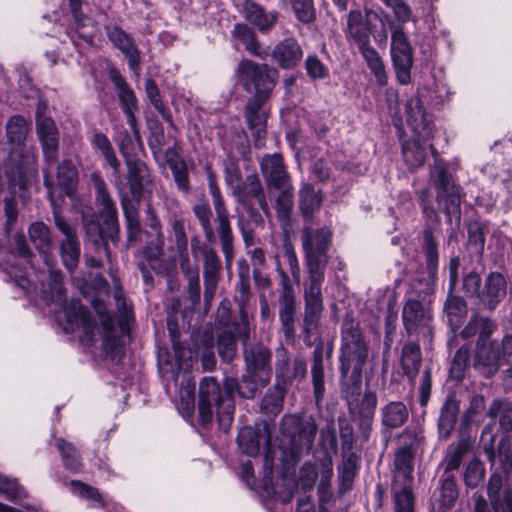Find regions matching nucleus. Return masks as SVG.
I'll return each instance as SVG.
<instances>
[{
	"instance_id": "obj_1",
	"label": "nucleus",
	"mask_w": 512,
	"mask_h": 512,
	"mask_svg": "<svg viewBox=\"0 0 512 512\" xmlns=\"http://www.w3.org/2000/svg\"><path fill=\"white\" fill-rule=\"evenodd\" d=\"M29 238L34 247L38 250L49 271L48 289L43 288V297L46 300L57 303L63 307L65 317L64 330L67 333L82 329V341L92 344L96 341L95 330L102 341V348L113 359H120L123 356V343L113 324L111 315L105 313V306L101 302H96L94 308L99 314L100 328H96V323L92 319L89 311L79 300H71L66 305V293L63 286V278L60 270L55 269V258L50 254L52 239L50 229L42 222H35L29 227Z\"/></svg>"
},
{
	"instance_id": "obj_2",
	"label": "nucleus",
	"mask_w": 512,
	"mask_h": 512,
	"mask_svg": "<svg viewBox=\"0 0 512 512\" xmlns=\"http://www.w3.org/2000/svg\"><path fill=\"white\" fill-rule=\"evenodd\" d=\"M306 224L302 230V246L305 254L306 278L303 284L305 333L317 327L324 310L322 286L328 263L327 251L331 244L332 232L323 227L312 229Z\"/></svg>"
},
{
	"instance_id": "obj_3",
	"label": "nucleus",
	"mask_w": 512,
	"mask_h": 512,
	"mask_svg": "<svg viewBox=\"0 0 512 512\" xmlns=\"http://www.w3.org/2000/svg\"><path fill=\"white\" fill-rule=\"evenodd\" d=\"M209 191L212 197L216 214V230L213 229L210 218L211 208L207 203H199L193 206V212L203 230L208 243L216 242V233L219 237L221 250L224 254L225 264L230 268L234 258V236L232 232L229 212L225 206L220 189L211 177L209 179Z\"/></svg>"
},
{
	"instance_id": "obj_4",
	"label": "nucleus",
	"mask_w": 512,
	"mask_h": 512,
	"mask_svg": "<svg viewBox=\"0 0 512 512\" xmlns=\"http://www.w3.org/2000/svg\"><path fill=\"white\" fill-rule=\"evenodd\" d=\"M245 372L242 374L239 396L253 399L266 387L272 376V351L262 342L245 343L243 347Z\"/></svg>"
},
{
	"instance_id": "obj_5",
	"label": "nucleus",
	"mask_w": 512,
	"mask_h": 512,
	"mask_svg": "<svg viewBox=\"0 0 512 512\" xmlns=\"http://www.w3.org/2000/svg\"><path fill=\"white\" fill-rule=\"evenodd\" d=\"M488 460L495 469L488 483V497L494 512H512V487L504 482V477L512 469V451L508 439L498 444L497 453L485 449Z\"/></svg>"
},
{
	"instance_id": "obj_6",
	"label": "nucleus",
	"mask_w": 512,
	"mask_h": 512,
	"mask_svg": "<svg viewBox=\"0 0 512 512\" xmlns=\"http://www.w3.org/2000/svg\"><path fill=\"white\" fill-rule=\"evenodd\" d=\"M240 383L236 378H226L223 388L214 377H205L199 386V400L212 404L217 409L221 426L228 427L234 414V393L239 394Z\"/></svg>"
},
{
	"instance_id": "obj_7",
	"label": "nucleus",
	"mask_w": 512,
	"mask_h": 512,
	"mask_svg": "<svg viewBox=\"0 0 512 512\" xmlns=\"http://www.w3.org/2000/svg\"><path fill=\"white\" fill-rule=\"evenodd\" d=\"M340 373L343 378L350 369L362 371L368 357V348L359 325L354 321H345L341 332Z\"/></svg>"
},
{
	"instance_id": "obj_8",
	"label": "nucleus",
	"mask_w": 512,
	"mask_h": 512,
	"mask_svg": "<svg viewBox=\"0 0 512 512\" xmlns=\"http://www.w3.org/2000/svg\"><path fill=\"white\" fill-rule=\"evenodd\" d=\"M430 176L437 190L439 207L447 215L449 223L459 226L461 218L459 189L453 183L451 175L447 172L445 163L435 157V164Z\"/></svg>"
},
{
	"instance_id": "obj_9",
	"label": "nucleus",
	"mask_w": 512,
	"mask_h": 512,
	"mask_svg": "<svg viewBox=\"0 0 512 512\" xmlns=\"http://www.w3.org/2000/svg\"><path fill=\"white\" fill-rule=\"evenodd\" d=\"M44 185L48 189V197L52 204L54 224L64 236L59 244L60 257L65 268L72 272L78 266L81 253L76 228L61 215L59 207L52 196L53 183L49 175H45Z\"/></svg>"
},
{
	"instance_id": "obj_10",
	"label": "nucleus",
	"mask_w": 512,
	"mask_h": 512,
	"mask_svg": "<svg viewBox=\"0 0 512 512\" xmlns=\"http://www.w3.org/2000/svg\"><path fill=\"white\" fill-rule=\"evenodd\" d=\"M236 74L243 89L254 94L251 99L268 100L275 86V70L266 64L245 59L238 64Z\"/></svg>"
},
{
	"instance_id": "obj_11",
	"label": "nucleus",
	"mask_w": 512,
	"mask_h": 512,
	"mask_svg": "<svg viewBox=\"0 0 512 512\" xmlns=\"http://www.w3.org/2000/svg\"><path fill=\"white\" fill-rule=\"evenodd\" d=\"M391 60L395 75L400 84L406 85L411 81L413 66V48L404 27L398 25L391 33Z\"/></svg>"
},
{
	"instance_id": "obj_12",
	"label": "nucleus",
	"mask_w": 512,
	"mask_h": 512,
	"mask_svg": "<svg viewBox=\"0 0 512 512\" xmlns=\"http://www.w3.org/2000/svg\"><path fill=\"white\" fill-rule=\"evenodd\" d=\"M503 365L508 366L505 373L512 378V336H505L502 341L483 342L482 376L494 375Z\"/></svg>"
},
{
	"instance_id": "obj_13",
	"label": "nucleus",
	"mask_w": 512,
	"mask_h": 512,
	"mask_svg": "<svg viewBox=\"0 0 512 512\" xmlns=\"http://www.w3.org/2000/svg\"><path fill=\"white\" fill-rule=\"evenodd\" d=\"M191 250L195 257L197 256V252L202 255L204 301L208 305L214 298L220 279L222 263L215 249L206 244L200 245L199 240L196 237L191 240Z\"/></svg>"
},
{
	"instance_id": "obj_14",
	"label": "nucleus",
	"mask_w": 512,
	"mask_h": 512,
	"mask_svg": "<svg viewBox=\"0 0 512 512\" xmlns=\"http://www.w3.org/2000/svg\"><path fill=\"white\" fill-rule=\"evenodd\" d=\"M307 374V364L301 355L293 360L289 357V352L283 346L276 350L275 377L276 387L284 391L294 382L302 381Z\"/></svg>"
},
{
	"instance_id": "obj_15",
	"label": "nucleus",
	"mask_w": 512,
	"mask_h": 512,
	"mask_svg": "<svg viewBox=\"0 0 512 512\" xmlns=\"http://www.w3.org/2000/svg\"><path fill=\"white\" fill-rule=\"evenodd\" d=\"M277 271L281 278V292L279 295V320L285 340L294 342L295 340V315H296V295L290 283L289 276L277 265Z\"/></svg>"
},
{
	"instance_id": "obj_16",
	"label": "nucleus",
	"mask_w": 512,
	"mask_h": 512,
	"mask_svg": "<svg viewBox=\"0 0 512 512\" xmlns=\"http://www.w3.org/2000/svg\"><path fill=\"white\" fill-rule=\"evenodd\" d=\"M250 336L248 316L240 310V320L227 324L218 334V354L225 362L234 359L237 353V339L246 341Z\"/></svg>"
},
{
	"instance_id": "obj_17",
	"label": "nucleus",
	"mask_w": 512,
	"mask_h": 512,
	"mask_svg": "<svg viewBox=\"0 0 512 512\" xmlns=\"http://www.w3.org/2000/svg\"><path fill=\"white\" fill-rule=\"evenodd\" d=\"M380 14L373 9H365V15L360 10H351L347 15L346 28L344 30L348 41L357 46L370 42L372 29L376 27Z\"/></svg>"
},
{
	"instance_id": "obj_18",
	"label": "nucleus",
	"mask_w": 512,
	"mask_h": 512,
	"mask_svg": "<svg viewBox=\"0 0 512 512\" xmlns=\"http://www.w3.org/2000/svg\"><path fill=\"white\" fill-rule=\"evenodd\" d=\"M402 320L409 335L422 334L429 342L433 337L432 315L418 300H408L402 310Z\"/></svg>"
},
{
	"instance_id": "obj_19",
	"label": "nucleus",
	"mask_w": 512,
	"mask_h": 512,
	"mask_svg": "<svg viewBox=\"0 0 512 512\" xmlns=\"http://www.w3.org/2000/svg\"><path fill=\"white\" fill-rule=\"evenodd\" d=\"M260 167L268 194H272L281 187L293 185L291 176L286 170L280 154H267L263 156Z\"/></svg>"
},
{
	"instance_id": "obj_20",
	"label": "nucleus",
	"mask_w": 512,
	"mask_h": 512,
	"mask_svg": "<svg viewBox=\"0 0 512 512\" xmlns=\"http://www.w3.org/2000/svg\"><path fill=\"white\" fill-rule=\"evenodd\" d=\"M36 133L42 146L45 161L54 164L58 158L59 131L54 120L37 112Z\"/></svg>"
},
{
	"instance_id": "obj_21",
	"label": "nucleus",
	"mask_w": 512,
	"mask_h": 512,
	"mask_svg": "<svg viewBox=\"0 0 512 512\" xmlns=\"http://www.w3.org/2000/svg\"><path fill=\"white\" fill-rule=\"evenodd\" d=\"M267 100L249 99L245 109V118L248 128L257 148L264 146L266 135L267 113L263 110V105Z\"/></svg>"
},
{
	"instance_id": "obj_22",
	"label": "nucleus",
	"mask_w": 512,
	"mask_h": 512,
	"mask_svg": "<svg viewBox=\"0 0 512 512\" xmlns=\"http://www.w3.org/2000/svg\"><path fill=\"white\" fill-rule=\"evenodd\" d=\"M233 195L243 206L249 205L250 200L255 199L263 213L267 217L271 215L263 186L256 174L247 175L240 187L234 191Z\"/></svg>"
},
{
	"instance_id": "obj_23",
	"label": "nucleus",
	"mask_w": 512,
	"mask_h": 512,
	"mask_svg": "<svg viewBox=\"0 0 512 512\" xmlns=\"http://www.w3.org/2000/svg\"><path fill=\"white\" fill-rule=\"evenodd\" d=\"M92 182L96 193L95 201L98 208L100 209V215L101 217L105 218V222L111 231L117 232V208L107 190L106 184L97 174L92 175Z\"/></svg>"
},
{
	"instance_id": "obj_24",
	"label": "nucleus",
	"mask_w": 512,
	"mask_h": 512,
	"mask_svg": "<svg viewBox=\"0 0 512 512\" xmlns=\"http://www.w3.org/2000/svg\"><path fill=\"white\" fill-rule=\"evenodd\" d=\"M271 58L282 69H293L302 60L303 50L295 38H286L275 45Z\"/></svg>"
},
{
	"instance_id": "obj_25",
	"label": "nucleus",
	"mask_w": 512,
	"mask_h": 512,
	"mask_svg": "<svg viewBox=\"0 0 512 512\" xmlns=\"http://www.w3.org/2000/svg\"><path fill=\"white\" fill-rule=\"evenodd\" d=\"M332 346L325 347L322 343L318 344L312 357L311 377L313 384V393L317 405H320L325 395V373H324V357L329 360L332 354Z\"/></svg>"
},
{
	"instance_id": "obj_26",
	"label": "nucleus",
	"mask_w": 512,
	"mask_h": 512,
	"mask_svg": "<svg viewBox=\"0 0 512 512\" xmlns=\"http://www.w3.org/2000/svg\"><path fill=\"white\" fill-rule=\"evenodd\" d=\"M377 395L376 392L365 390L363 396L358 398L349 406L350 412L359 419L362 433L368 437L371 424L377 408Z\"/></svg>"
},
{
	"instance_id": "obj_27",
	"label": "nucleus",
	"mask_w": 512,
	"mask_h": 512,
	"mask_svg": "<svg viewBox=\"0 0 512 512\" xmlns=\"http://www.w3.org/2000/svg\"><path fill=\"white\" fill-rule=\"evenodd\" d=\"M296 432L293 435L294 453L299 454L302 451L307 453L311 450L315 436L318 431V425L312 416L304 418H291Z\"/></svg>"
},
{
	"instance_id": "obj_28",
	"label": "nucleus",
	"mask_w": 512,
	"mask_h": 512,
	"mask_svg": "<svg viewBox=\"0 0 512 512\" xmlns=\"http://www.w3.org/2000/svg\"><path fill=\"white\" fill-rule=\"evenodd\" d=\"M82 0H69V6L74 19L73 24L68 28L67 34L75 46H80L81 41L91 44L93 31H88V18L81 10Z\"/></svg>"
},
{
	"instance_id": "obj_29",
	"label": "nucleus",
	"mask_w": 512,
	"mask_h": 512,
	"mask_svg": "<svg viewBox=\"0 0 512 512\" xmlns=\"http://www.w3.org/2000/svg\"><path fill=\"white\" fill-rule=\"evenodd\" d=\"M107 36L114 47L119 49L126 56L129 68L134 72H138L140 51L136 47L133 39L119 27L108 29Z\"/></svg>"
},
{
	"instance_id": "obj_30",
	"label": "nucleus",
	"mask_w": 512,
	"mask_h": 512,
	"mask_svg": "<svg viewBox=\"0 0 512 512\" xmlns=\"http://www.w3.org/2000/svg\"><path fill=\"white\" fill-rule=\"evenodd\" d=\"M299 210L306 224L312 225L313 218L317 211H319L323 195L320 190H316L310 183H303L299 189Z\"/></svg>"
},
{
	"instance_id": "obj_31",
	"label": "nucleus",
	"mask_w": 512,
	"mask_h": 512,
	"mask_svg": "<svg viewBox=\"0 0 512 512\" xmlns=\"http://www.w3.org/2000/svg\"><path fill=\"white\" fill-rule=\"evenodd\" d=\"M407 122L419 137L425 138L430 135V121L418 96L410 97L406 102Z\"/></svg>"
},
{
	"instance_id": "obj_32",
	"label": "nucleus",
	"mask_w": 512,
	"mask_h": 512,
	"mask_svg": "<svg viewBox=\"0 0 512 512\" xmlns=\"http://www.w3.org/2000/svg\"><path fill=\"white\" fill-rule=\"evenodd\" d=\"M244 208L248 213V218H245L243 215L239 216L237 226L243 238L244 245L250 247L257 243L255 229H263L265 221L260 212L251 204L244 206Z\"/></svg>"
},
{
	"instance_id": "obj_33",
	"label": "nucleus",
	"mask_w": 512,
	"mask_h": 512,
	"mask_svg": "<svg viewBox=\"0 0 512 512\" xmlns=\"http://www.w3.org/2000/svg\"><path fill=\"white\" fill-rule=\"evenodd\" d=\"M244 18L260 31L271 29L278 17L277 12H266L262 6L252 0H246L242 6Z\"/></svg>"
},
{
	"instance_id": "obj_34",
	"label": "nucleus",
	"mask_w": 512,
	"mask_h": 512,
	"mask_svg": "<svg viewBox=\"0 0 512 512\" xmlns=\"http://www.w3.org/2000/svg\"><path fill=\"white\" fill-rule=\"evenodd\" d=\"M506 289V281L502 274L497 272L489 274L482 290V305L489 310L495 309L506 296Z\"/></svg>"
},
{
	"instance_id": "obj_35",
	"label": "nucleus",
	"mask_w": 512,
	"mask_h": 512,
	"mask_svg": "<svg viewBox=\"0 0 512 512\" xmlns=\"http://www.w3.org/2000/svg\"><path fill=\"white\" fill-rule=\"evenodd\" d=\"M128 183L133 197H140L145 185L151 182L146 164L137 158L127 159Z\"/></svg>"
},
{
	"instance_id": "obj_36",
	"label": "nucleus",
	"mask_w": 512,
	"mask_h": 512,
	"mask_svg": "<svg viewBox=\"0 0 512 512\" xmlns=\"http://www.w3.org/2000/svg\"><path fill=\"white\" fill-rule=\"evenodd\" d=\"M269 197L274 200V207L279 221L287 225L291 220L294 208L293 185L281 187L272 194H269Z\"/></svg>"
},
{
	"instance_id": "obj_37",
	"label": "nucleus",
	"mask_w": 512,
	"mask_h": 512,
	"mask_svg": "<svg viewBox=\"0 0 512 512\" xmlns=\"http://www.w3.org/2000/svg\"><path fill=\"white\" fill-rule=\"evenodd\" d=\"M262 433L266 434V444H270V435L266 426L262 430H256L250 426L240 429L237 441L241 451L248 456H256L260 449V437Z\"/></svg>"
},
{
	"instance_id": "obj_38",
	"label": "nucleus",
	"mask_w": 512,
	"mask_h": 512,
	"mask_svg": "<svg viewBox=\"0 0 512 512\" xmlns=\"http://www.w3.org/2000/svg\"><path fill=\"white\" fill-rule=\"evenodd\" d=\"M381 422L387 429L402 427L409 418V410L401 401H391L381 408Z\"/></svg>"
},
{
	"instance_id": "obj_39",
	"label": "nucleus",
	"mask_w": 512,
	"mask_h": 512,
	"mask_svg": "<svg viewBox=\"0 0 512 512\" xmlns=\"http://www.w3.org/2000/svg\"><path fill=\"white\" fill-rule=\"evenodd\" d=\"M422 364V353L420 345L416 342L404 344L401 353V366L404 374L410 381L414 382Z\"/></svg>"
},
{
	"instance_id": "obj_40",
	"label": "nucleus",
	"mask_w": 512,
	"mask_h": 512,
	"mask_svg": "<svg viewBox=\"0 0 512 512\" xmlns=\"http://www.w3.org/2000/svg\"><path fill=\"white\" fill-rule=\"evenodd\" d=\"M459 411L458 401L449 396L446 398L438 419V430L440 437L447 438L452 432Z\"/></svg>"
},
{
	"instance_id": "obj_41",
	"label": "nucleus",
	"mask_w": 512,
	"mask_h": 512,
	"mask_svg": "<svg viewBox=\"0 0 512 512\" xmlns=\"http://www.w3.org/2000/svg\"><path fill=\"white\" fill-rule=\"evenodd\" d=\"M82 223L87 237V241L91 245H93V248L96 252L100 253L101 251H103L107 256V259L110 261L111 254L108 242L106 241L102 233L99 223L94 219L93 216H91L90 218L87 216H83Z\"/></svg>"
},
{
	"instance_id": "obj_42",
	"label": "nucleus",
	"mask_w": 512,
	"mask_h": 512,
	"mask_svg": "<svg viewBox=\"0 0 512 512\" xmlns=\"http://www.w3.org/2000/svg\"><path fill=\"white\" fill-rule=\"evenodd\" d=\"M234 36L244 44L245 49L261 59H266L269 52L266 49H262L254 31L246 24H236L233 30Z\"/></svg>"
},
{
	"instance_id": "obj_43",
	"label": "nucleus",
	"mask_w": 512,
	"mask_h": 512,
	"mask_svg": "<svg viewBox=\"0 0 512 512\" xmlns=\"http://www.w3.org/2000/svg\"><path fill=\"white\" fill-rule=\"evenodd\" d=\"M333 477V463L330 457L321 460L320 480L318 484L319 507H325L333 497L331 479Z\"/></svg>"
},
{
	"instance_id": "obj_44",
	"label": "nucleus",
	"mask_w": 512,
	"mask_h": 512,
	"mask_svg": "<svg viewBox=\"0 0 512 512\" xmlns=\"http://www.w3.org/2000/svg\"><path fill=\"white\" fill-rule=\"evenodd\" d=\"M488 416L497 420L500 428L512 431V402L509 400H494L489 407Z\"/></svg>"
},
{
	"instance_id": "obj_45",
	"label": "nucleus",
	"mask_w": 512,
	"mask_h": 512,
	"mask_svg": "<svg viewBox=\"0 0 512 512\" xmlns=\"http://www.w3.org/2000/svg\"><path fill=\"white\" fill-rule=\"evenodd\" d=\"M57 181L67 195H72L78 183V172L70 160H63L57 167Z\"/></svg>"
},
{
	"instance_id": "obj_46",
	"label": "nucleus",
	"mask_w": 512,
	"mask_h": 512,
	"mask_svg": "<svg viewBox=\"0 0 512 512\" xmlns=\"http://www.w3.org/2000/svg\"><path fill=\"white\" fill-rule=\"evenodd\" d=\"M110 78L118 90V98L123 112L137 110V99L125 79L116 71L110 73Z\"/></svg>"
},
{
	"instance_id": "obj_47",
	"label": "nucleus",
	"mask_w": 512,
	"mask_h": 512,
	"mask_svg": "<svg viewBox=\"0 0 512 512\" xmlns=\"http://www.w3.org/2000/svg\"><path fill=\"white\" fill-rule=\"evenodd\" d=\"M412 482H393L395 512H413Z\"/></svg>"
},
{
	"instance_id": "obj_48",
	"label": "nucleus",
	"mask_w": 512,
	"mask_h": 512,
	"mask_svg": "<svg viewBox=\"0 0 512 512\" xmlns=\"http://www.w3.org/2000/svg\"><path fill=\"white\" fill-rule=\"evenodd\" d=\"M396 473L393 482H412L413 456L408 448H401L395 456Z\"/></svg>"
},
{
	"instance_id": "obj_49",
	"label": "nucleus",
	"mask_w": 512,
	"mask_h": 512,
	"mask_svg": "<svg viewBox=\"0 0 512 512\" xmlns=\"http://www.w3.org/2000/svg\"><path fill=\"white\" fill-rule=\"evenodd\" d=\"M171 235L179 253L180 261L188 257V239L185 231V220L178 216H172L169 220Z\"/></svg>"
},
{
	"instance_id": "obj_50",
	"label": "nucleus",
	"mask_w": 512,
	"mask_h": 512,
	"mask_svg": "<svg viewBox=\"0 0 512 512\" xmlns=\"http://www.w3.org/2000/svg\"><path fill=\"white\" fill-rule=\"evenodd\" d=\"M444 311L447 314L448 323L453 331L459 328L462 319L467 313L464 300L458 296H449L447 298Z\"/></svg>"
},
{
	"instance_id": "obj_51",
	"label": "nucleus",
	"mask_w": 512,
	"mask_h": 512,
	"mask_svg": "<svg viewBox=\"0 0 512 512\" xmlns=\"http://www.w3.org/2000/svg\"><path fill=\"white\" fill-rule=\"evenodd\" d=\"M180 268L188 281V294L191 302L196 305L200 302V279L197 267H192L189 258L181 260Z\"/></svg>"
},
{
	"instance_id": "obj_52",
	"label": "nucleus",
	"mask_w": 512,
	"mask_h": 512,
	"mask_svg": "<svg viewBox=\"0 0 512 512\" xmlns=\"http://www.w3.org/2000/svg\"><path fill=\"white\" fill-rule=\"evenodd\" d=\"M402 154L405 163L411 169L421 167L426 159V152L419 141H406L402 145Z\"/></svg>"
},
{
	"instance_id": "obj_53",
	"label": "nucleus",
	"mask_w": 512,
	"mask_h": 512,
	"mask_svg": "<svg viewBox=\"0 0 512 512\" xmlns=\"http://www.w3.org/2000/svg\"><path fill=\"white\" fill-rule=\"evenodd\" d=\"M361 373L362 371H355L352 369V373L350 377L348 375L342 378V396L347 401L348 407L352 404V402H355L358 400V398L361 396L362 391V379H361Z\"/></svg>"
},
{
	"instance_id": "obj_54",
	"label": "nucleus",
	"mask_w": 512,
	"mask_h": 512,
	"mask_svg": "<svg viewBox=\"0 0 512 512\" xmlns=\"http://www.w3.org/2000/svg\"><path fill=\"white\" fill-rule=\"evenodd\" d=\"M357 469V455L354 452H344L342 465L339 467L341 480L340 492L350 489Z\"/></svg>"
},
{
	"instance_id": "obj_55",
	"label": "nucleus",
	"mask_w": 512,
	"mask_h": 512,
	"mask_svg": "<svg viewBox=\"0 0 512 512\" xmlns=\"http://www.w3.org/2000/svg\"><path fill=\"white\" fill-rule=\"evenodd\" d=\"M57 448L60 452L63 464L66 469L72 472H78L81 470L82 462L80 456L71 443L66 442L63 439H58Z\"/></svg>"
},
{
	"instance_id": "obj_56",
	"label": "nucleus",
	"mask_w": 512,
	"mask_h": 512,
	"mask_svg": "<svg viewBox=\"0 0 512 512\" xmlns=\"http://www.w3.org/2000/svg\"><path fill=\"white\" fill-rule=\"evenodd\" d=\"M472 448V441L469 437H463L455 446H450L446 458V470L453 471L457 469L462 458Z\"/></svg>"
},
{
	"instance_id": "obj_57",
	"label": "nucleus",
	"mask_w": 512,
	"mask_h": 512,
	"mask_svg": "<svg viewBox=\"0 0 512 512\" xmlns=\"http://www.w3.org/2000/svg\"><path fill=\"white\" fill-rule=\"evenodd\" d=\"M7 137L10 143L21 145L28 133V125L22 116L11 117L6 125Z\"/></svg>"
},
{
	"instance_id": "obj_58",
	"label": "nucleus",
	"mask_w": 512,
	"mask_h": 512,
	"mask_svg": "<svg viewBox=\"0 0 512 512\" xmlns=\"http://www.w3.org/2000/svg\"><path fill=\"white\" fill-rule=\"evenodd\" d=\"M145 91L153 107L162 115L165 120L171 121V115L164 105L158 86L153 79H147L145 81Z\"/></svg>"
},
{
	"instance_id": "obj_59",
	"label": "nucleus",
	"mask_w": 512,
	"mask_h": 512,
	"mask_svg": "<svg viewBox=\"0 0 512 512\" xmlns=\"http://www.w3.org/2000/svg\"><path fill=\"white\" fill-rule=\"evenodd\" d=\"M458 498V490L456 482L453 478L448 477L443 480L440 487L438 502L443 509H450Z\"/></svg>"
},
{
	"instance_id": "obj_60",
	"label": "nucleus",
	"mask_w": 512,
	"mask_h": 512,
	"mask_svg": "<svg viewBox=\"0 0 512 512\" xmlns=\"http://www.w3.org/2000/svg\"><path fill=\"white\" fill-rule=\"evenodd\" d=\"M170 170L177 189L183 194H189L191 186L186 162L172 163Z\"/></svg>"
},
{
	"instance_id": "obj_61",
	"label": "nucleus",
	"mask_w": 512,
	"mask_h": 512,
	"mask_svg": "<svg viewBox=\"0 0 512 512\" xmlns=\"http://www.w3.org/2000/svg\"><path fill=\"white\" fill-rule=\"evenodd\" d=\"M424 250L427 266L430 272H434L438 266V249L431 230L424 231Z\"/></svg>"
},
{
	"instance_id": "obj_62",
	"label": "nucleus",
	"mask_w": 512,
	"mask_h": 512,
	"mask_svg": "<svg viewBox=\"0 0 512 512\" xmlns=\"http://www.w3.org/2000/svg\"><path fill=\"white\" fill-rule=\"evenodd\" d=\"M305 69L307 75L312 80H320L328 77L329 70L317 55H308L305 59Z\"/></svg>"
},
{
	"instance_id": "obj_63",
	"label": "nucleus",
	"mask_w": 512,
	"mask_h": 512,
	"mask_svg": "<svg viewBox=\"0 0 512 512\" xmlns=\"http://www.w3.org/2000/svg\"><path fill=\"white\" fill-rule=\"evenodd\" d=\"M292 7L296 17L302 23L308 24L315 19L313 0H292Z\"/></svg>"
},
{
	"instance_id": "obj_64",
	"label": "nucleus",
	"mask_w": 512,
	"mask_h": 512,
	"mask_svg": "<svg viewBox=\"0 0 512 512\" xmlns=\"http://www.w3.org/2000/svg\"><path fill=\"white\" fill-rule=\"evenodd\" d=\"M318 477H320V471L316 466L312 463H305L300 469L299 485L304 492L311 491Z\"/></svg>"
}]
</instances>
